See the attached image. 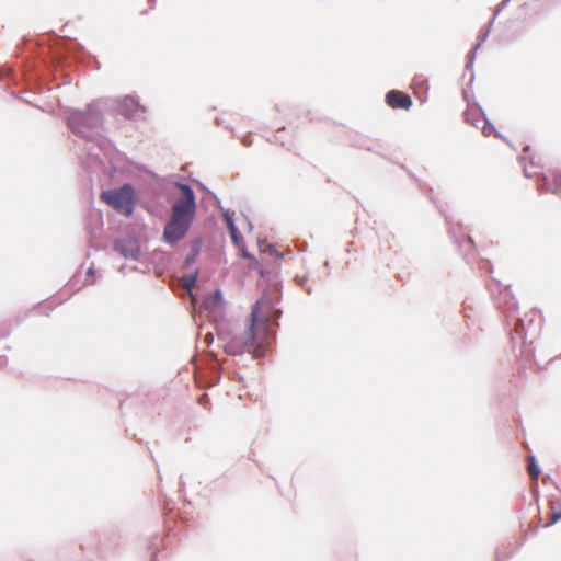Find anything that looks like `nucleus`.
Masks as SVG:
<instances>
[{
	"instance_id": "f257e3e1",
	"label": "nucleus",
	"mask_w": 561,
	"mask_h": 561,
	"mask_svg": "<svg viewBox=\"0 0 561 561\" xmlns=\"http://www.w3.org/2000/svg\"><path fill=\"white\" fill-rule=\"evenodd\" d=\"M280 289L277 283H268L263 296L255 302L247 321L245 328L225 341L224 348L229 355H240L249 352L253 357L265 353L271 343L270 319L264 310L272 309L279 300Z\"/></svg>"
},
{
	"instance_id": "f03ea898",
	"label": "nucleus",
	"mask_w": 561,
	"mask_h": 561,
	"mask_svg": "<svg viewBox=\"0 0 561 561\" xmlns=\"http://www.w3.org/2000/svg\"><path fill=\"white\" fill-rule=\"evenodd\" d=\"M176 187L180 191V197L172 205L171 218L163 230V240L169 244H175L186 236L196 213L193 190L181 183H178Z\"/></svg>"
},
{
	"instance_id": "7ed1b4c3",
	"label": "nucleus",
	"mask_w": 561,
	"mask_h": 561,
	"mask_svg": "<svg viewBox=\"0 0 561 561\" xmlns=\"http://www.w3.org/2000/svg\"><path fill=\"white\" fill-rule=\"evenodd\" d=\"M101 201L124 216H130L136 205L135 190L129 184H124L117 190L104 191L100 195Z\"/></svg>"
},
{
	"instance_id": "20e7f679",
	"label": "nucleus",
	"mask_w": 561,
	"mask_h": 561,
	"mask_svg": "<svg viewBox=\"0 0 561 561\" xmlns=\"http://www.w3.org/2000/svg\"><path fill=\"white\" fill-rule=\"evenodd\" d=\"M386 103L393 110H409L413 104L411 96L399 90H390L386 94Z\"/></svg>"
},
{
	"instance_id": "39448f33",
	"label": "nucleus",
	"mask_w": 561,
	"mask_h": 561,
	"mask_svg": "<svg viewBox=\"0 0 561 561\" xmlns=\"http://www.w3.org/2000/svg\"><path fill=\"white\" fill-rule=\"evenodd\" d=\"M201 307L210 313H221L224 311V299L221 291L217 289L214 293L204 296Z\"/></svg>"
},
{
	"instance_id": "423d86ee",
	"label": "nucleus",
	"mask_w": 561,
	"mask_h": 561,
	"mask_svg": "<svg viewBox=\"0 0 561 561\" xmlns=\"http://www.w3.org/2000/svg\"><path fill=\"white\" fill-rule=\"evenodd\" d=\"M91 119L92 117L88 113L78 112L70 116L69 126L75 133L83 134L81 125L88 124L89 126H92Z\"/></svg>"
},
{
	"instance_id": "0eeeda50",
	"label": "nucleus",
	"mask_w": 561,
	"mask_h": 561,
	"mask_svg": "<svg viewBox=\"0 0 561 561\" xmlns=\"http://www.w3.org/2000/svg\"><path fill=\"white\" fill-rule=\"evenodd\" d=\"M465 121L473 126L484 121L482 111L478 107H468L463 113Z\"/></svg>"
},
{
	"instance_id": "6e6552de",
	"label": "nucleus",
	"mask_w": 561,
	"mask_h": 561,
	"mask_svg": "<svg viewBox=\"0 0 561 561\" xmlns=\"http://www.w3.org/2000/svg\"><path fill=\"white\" fill-rule=\"evenodd\" d=\"M185 286V291L190 295L192 305H195L198 299V289H199V283H183Z\"/></svg>"
},
{
	"instance_id": "1a4fd4ad",
	"label": "nucleus",
	"mask_w": 561,
	"mask_h": 561,
	"mask_svg": "<svg viewBox=\"0 0 561 561\" xmlns=\"http://www.w3.org/2000/svg\"><path fill=\"white\" fill-rule=\"evenodd\" d=\"M262 255L268 254L272 256L275 261H279L283 255L272 245H266L264 249H262Z\"/></svg>"
},
{
	"instance_id": "9d476101",
	"label": "nucleus",
	"mask_w": 561,
	"mask_h": 561,
	"mask_svg": "<svg viewBox=\"0 0 561 561\" xmlns=\"http://www.w3.org/2000/svg\"><path fill=\"white\" fill-rule=\"evenodd\" d=\"M528 473L534 480H537L539 477L540 471L538 467L535 465L534 457H529Z\"/></svg>"
},
{
	"instance_id": "9b49d317",
	"label": "nucleus",
	"mask_w": 561,
	"mask_h": 561,
	"mask_svg": "<svg viewBox=\"0 0 561 561\" xmlns=\"http://www.w3.org/2000/svg\"><path fill=\"white\" fill-rule=\"evenodd\" d=\"M482 124H483V125H482V134H483L485 137H489V136H491V135H494V136H496V137H499V138L501 137V136L495 131V128H494L491 124L486 123L485 121H483V122H482Z\"/></svg>"
},
{
	"instance_id": "f8f14e48",
	"label": "nucleus",
	"mask_w": 561,
	"mask_h": 561,
	"mask_svg": "<svg viewBox=\"0 0 561 561\" xmlns=\"http://www.w3.org/2000/svg\"><path fill=\"white\" fill-rule=\"evenodd\" d=\"M550 507L552 510V513L549 522L546 524L547 527L556 524L558 520L561 519V510L556 511L552 504L550 505Z\"/></svg>"
},
{
	"instance_id": "ddd939ff",
	"label": "nucleus",
	"mask_w": 561,
	"mask_h": 561,
	"mask_svg": "<svg viewBox=\"0 0 561 561\" xmlns=\"http://www.w3.org/2000/svg\"><path fill=\"white\" fill-rule=\"evenodd\" d=\"M137 104L131 98H125L122 101V107H127L130 111H134L136 108Z\"/></svg>"
},
{
	"instance_id": "4468645a",
	"label": "nucleus",
	"mask_w": 561,
	"mask_h": 561,
	"mask_svg": "<svg viewBox=\"0 0 561 561\" xmlns=\"http://www.w3.org/2000/svg\"><path fill=\"white\" fill-rule=\"evenodd\" d=\"M230 234H231V238H232V241L236 243V244H239V236L237 233V229L236 227L231 224L230 225Z\"/></svg>"
},
{
	"instance_id": "2eb2a0df",
	"label": "nucleus",
	"mask_w": 561,
	"mask_h": 561,
	"mask_svg": "<svg viewBox=\"0 0 561 561\" xmlns=\"http://www.w3.org/2000/svg\"><path fill=\"white\" fill-rule=\"evenodd\" d=\"M553 178H554L557 188L561 191V173L553 174Z\"/></svg>"
},
{
	"instance_id": "dca6fc26",
	"label": "nucleus",
	"mask_w": 561,
	"mask_h": 561,
	"mask_svg": "<svg viewBox=\"0 0 561 561\" xmlns=\"http://www.w3.org/2000/svg\"><path fill=\"white\" fill-rule=\"evenodd\" d=\"M195 279H196V276L194 275V276H192V277H190V278H181L180 280H190V282H193V280H195Z\"/></svg>"
},
{
	"instance_id": "f3484780",
	"label": "nucleus",
	"mask_w": 561,
	"mask_h": 561,
	"mask_svg": "<svg viewBox=\"0 0 561 561\" xmlns=\"http://www.w3.org/2000/svg\"><path fill=\"white\" fill-rule=\"evenodd\" d=\"M260 276H261V277H265L266 275L264 274V272H261V273H260Z\"/></svg>"
},
{
	"instance_id": "a211bd4d",
	"label": "nucleus",
	"mask_w": 561,
	"mask_h": 561,
	"mask_svg": "<svg viewBox=\"0 0 561 561\" xmlns=\"http://www.w3.org/2000/svg\"><path fill=\"white\" fill-rule=\"evenodd\" d=\"M205 339H206V341H210V336L209 335H205Z\"/></svg>"
},
{
	"instance_id": "6ab92c4d",
	"label": "nucleus",
	"mask_w": 561,
	"mask_h": 561,
	"mask_svg": "<svg viewBox=\"0 0 561 561\" xmlns=\"http://www.w3.org/2000/svg\"><path fill=\"white\" fill-rule=\"evenodd\" d=\"M205 339H206V341H210V336L209 335H205Z\"/></svg>"
}]
</instances>
